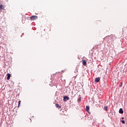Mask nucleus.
Segmentation results:
<instances>
[{
	"label": "nucleus",
	"mask_w": 127,
	"mask_h": 127,
	"mask_svg": "<svg viewBox=\"0 0 127 127\" xmlns=\"http://www.w3.org/2000/svg\"><path fill=\"white\" fill-rule=\"evenodd\" d=\"M100 77L96 78L95 79V82H96V83H98V82L100 81Z\"/></svg>",
	"instance_id": "nucleus-5"
},
{
	"label": "nucleus",
	"mask_w": 127,
	"mask_h": 127,
	"mask_svg": "<svg viewBox=\"0 0 127 127\" xmlns=\"http://www.w3.org/2000/svg\"><path fill=\"white\" fill-rule=\"evenodd\" d=\"M90 110V107L89 106L86 107V110L88 112Z\"/></svg>",
	"instance_id": "nucleus-9"
},
{
	"label": "nucleus",
	"mask_w": 127,
	"mask_h": 127,
	"mask_svg": "<svg viewBox=\"0 0 127 127\" xmlns=\"http://www.w3.org/2000/svg\"><path fill=\"white\" fill-rule=\"evenodd\" d=\"M4 8V5L0 4V10H1L2 9H3Z\"/></svg>",
	"instance_id": "nucleus-4"
},
{
	"label": "nucleus",
	"mask_w": 127,
	"mask_h": 127,
	"mask_svg": "<svg viewBox=\"0 0 127 127\" xmlns=\"http://www.w3.org/2000/svg\"><path fill=\"white\" fill-rule=\"evenodd\" d=\"M106 37H109V36H106Z\"/></svg>",
	"instance_id": "nucleus-16"
},
{
	"label": "nucleus",
	"mask_w": 127,
	"mask_h": 127,
	"mask_svg": "<svg viewBox=\"0 0 127 127\" xmlns=\"http://www.w3.org/2000/svg\"><path fill=\"white\" fill-rule=\"evenodd\" d=\"M104 109L105 111H106V112H108V107L104 106Z\"/></svg>",
	"instance_id": "nucleus-10"
},
{
	"label": "nucleus",
	"mask_w": 127,
	"mask_h": 127,
	"mask_svg": "<svg viewBox=\"0 0 127 127\" xmlns=\"http://www.w3.org/2000/svg\"><path fill=\"white\" fill-rule=\"evenodd\" d=\"M119 114H124V110H123L122 108L120 109Z\"/></svg>",
	"instance_id": "nucleus-6"
},
{
	"label": "nucleus",
	"mask_w": 127,
	"mask_h": 127,
	"mask_svg": "<svg viewBox=\"0 0 127 127\" xmlns=\"http://www.w3.org/2000/svg\"><path fill=\"white\" fill-rule=\"evenodd\" d=\"M38 18V17L37 16L33 15L30 17V20H36V19H37Z\"/></svg>",
	"instance_id": "nucleus-1"
},
{
	"label": "nucleus",
	"mask_w": 127,
	"mask_h": 127,
	"mask_svg": "<svg viewBox=\"0 0 127 127\" xmlns=\"http://www.w3.org/2000/svg\"><path fill=\"white\" fill-rule=\"evenodd\" d=\"M114 36H112L111 37V39H113V38H114Z\"/></svg>",
	"instance_id": "nucleus-14"
},
{
	"label": "nucleus",
	"mask_w": 127,
	"mask_h": 127,
	"mask_svg": "<svg viewBox=\"0 0 127 127\" xmlns=\"http://www.w3.org/2000/svg\"><path fill=\"white\" fill-rule=\"evenodd\" d=\"M56 108H59V110H60L61 109V106H59V104H56Z\"/></svg>",
	"instance_id": "nucleus-8"
},
{
	"label": "nucleus",
	"mask_w": 127,
	"mask_h": 127,
	"mask_svg": "<svg viewBox=\"0 0 127 127\" xmlns=\"http://www.w3.org/2000/svg\"><path fill=\"white\" fill-rule=\"evenodd\" d=\"M69 99V97L65 96L64 97V102H66L67 100L68 101Z\"/></svg>",
	"instance_id": "nucleus-2"
},
{
	"label": "nucleus",
	"mask_w": 127,
	"mask_h": 127,
	"mask_svg": "<svg viewBox=\"0 0 127 127\" xmlns=\"http://www.w3.org/2000/svg\"><path fill=\"white\" fill-rule=\"evenodd\" d=\"M122 120H124V117H122Z\"/></svg>",
	"instance_id": "nucleus-15"
},
{
	"label": "nucleus",
	"mask_w": 127,
	"mask_h": 127,
	"mask_svg": "<svg viewBox=\"0 0 127 127\" xmlns=\"http://www.w3.org/2000/svg\"><path fill=\"white\" fill-rule=\"evenodd\" d=\"M7 80H9L10 79V74L9 73H7Z\"/></svg>",
	"instance_id": "nucleus-7"
},
{
	"label": "nucleus",
	"mask_w": 127,
	"mask_h": 127,
	"mask_svg": "<svg viewBox=\"0 0 127 127\" xmlns=\"http://www.w3.org/2000/svg\"><path fill=\"white\" fill-rule=\"evenodd\" d=\"M121 122L122 123V124H126V122H125V121L124 120H121Z\"/></svg>",
	"instance_id": "nucleus-11"
},
{
	"label": "nucleus",
	"mask_w": 127,
	"mask_h": 127,
	"mask_svg": "<svg viewBox=\"0 0 127 127\" xmlns=\"http://www.w3.org/2000/svg\"><path fill=\"white\" fill-rule=\"evenodd\" d=\"M78 101L79 102H81V98H79Z\"/></svg>",
	"instance_id": "nucleus-13"
},
{
	"label": "nucleus",
	"mask_w": 127,
	"mask_h": 127,
	"mask_svg": "<svg viewBox=\"0 0 127 127\" xmlns=\"http://www.w3.org/2000/svg\"><path fill=\"white\" fill-rule=\"evenodd\" d=\"M20 105V100H19V102H18V108H19V105Z\"/></svg>",
	"instance_id": "nucleus-12"
},
{
	"label": "nucleus",
	"mask_w": 127,
	"mask_h": 127,
	"mask_svg": "<svg viewBox=\"0 0 127 127\" xmlns=\"http://www.w3.org/2000/svg\"><path fill=\"white\" fill-rule=\"evenodd\" d=\"M82 65H83V66H86L87 65V61H86V60H82Z\"/></svg>",
	"instance_id": "nucleus-3"
}]
</instances>
